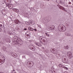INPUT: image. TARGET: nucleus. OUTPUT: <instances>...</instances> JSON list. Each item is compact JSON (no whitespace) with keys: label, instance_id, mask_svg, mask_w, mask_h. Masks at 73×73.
<instances>
[{"label":"nucleus","instance_id":"f257e3e1","mask_svg":"<svg viewBox=\"0 0 73 73\" xmlns=\"http://www.w3.org/2000/svg\"><path fill=\"white\" fill-rule=\"evenodd\" d=\"M39 40H40V42L42 43V42H44L45 44H46L48 43V41H47V40H46V38L44 37H43L42 36L40 37L39 38Z\"/></svg>","mask_w":73,"mask_h":73},{"label":"nucleus","instance_id":"f03ea898","mask_svg":"<svg viewBox=\"0 0 73 73\" xmlns=\"http://www.w3.org/2000/svg\"><path fill=\"white\" fill-rule=\"evenodd\" d=\"M58 29L59 31L60 32H64L65 31V29L64 27H63V25H60L58 27Z\"/></svg>","mask_w":73,"mask_h":73},{"label":"nucleus","instance_id":"7ed1b4c3","mask_svg":"<svg viewBox=\"0 0 73 73\" xmlns=\"http://www.w3.org/2000/svg\"><path fill=\"white\" fill-rule=\"evenodd\" d=\"M0 57L2 58H0V65H1L5 62V57L2 55H0Z\"/></svg>","mask_w":73,"mask_h":73},{"label":"nucleus","instance_id":"20e7f679","mask_svg":"<svg viewBox=\"0 0 73 73\" xmlns=\"http://www.w3.org/2000/svg\"><path fill=\"white\" fill-rule=\"evenodd\" d=\"M29 48L30 49L32 50H33V51H35L36 49L35 46L32 44H31L29 45Z\"/></svg>","mask_w":73,"mask_h":73},{"label":"nucleus","instance_id":"39448f33","mask_svg":"<svg viewBox=\"0 0 73 73\" xmlns=\"http://www.w3.org/2000/svg\"><path fill=\"white\" fill-rule=\"evenodd\" d=\"M62 61L64 63H67L68 62V60L66 59V57L64 56H63L62 57Z\"/></svg>","mask_w":73,"mask_h":73},{"label":"nucleus","instance_id":"423d86ee","mask_svg":"<svg viewBox=\"0 0 73 73\" xmlns=\"http://www.w3.org/2000/svg\"><path fill=\"white\" fill-rule=\"evenodd\" d=\"M7 7H8L9 8H11V9H12L13 8V5L12 4H6Z\"/></svg>","mask_w":73,"mask_h":73},{"label":"nucleus","instance_id":"0eeeda50","mask_svg":"<svg viewBox=\"0 0 73 73\" xmlns=\"http://www.w3.org/2000/svg\"><path fill=\"white\" fill-rule=\"evenodd\" d=\"M50 30H53L55 29V26L54 25H51L50 26Z\"/></svg>","mask_w":73,"mask_h":73},{"label":"nucleus","instance_id":"6e6552de","mask_svg":"<svg viewBox=\"0 0 73 73\" xmlns=\"http://www.w3.org/2000/svg\"><path fill=\"white\" fill-rule=\"evenodd\" d=\"M14 21L15 24H18L19 23L20 24L21 23V22H20V21L17 19L15 20Z\"/></svg>","mask_w":73,"mask_h":73},{"label":"nucleus","instance_id":"1a4fd4ad","mask_svg":"<svg viewBox=\"0 0 73 73\" xmlns=\"http://www.w3.org/2000/svg\"><path fill=\"white\" fill-rule=\"evenodd\" d=\"M32 63H33L32 62H28L27 64L30 67H32L33 66H32Z\"/></svg>","mask_w":73,"mask_h":73},{"label":"nucleus","instance_id":"9d476101","mask_svg":"<svg viewBox=\"0 0 73 73\" xmlns=\"http://www.w3.org/2000/svg\"><path fill=\"white\" fill-rule=\"evenodd\" d=\"M35 45L36 46V47L37 48H38V46H41V44L40 43H36Z\"/></svg>","mask_w":73,"mask_h":73},{"label":"nucleus","instance_id":"9b49d317","mask_svg":"<svg viewBox=\"0 0 73 73\" xmlns=\"http://www.w3.org/2000/svg\"><path fill=\"white\" fill-rule=\"evenodd\" d=\"M20 39L19 38H16L15 39V42H16V44H19V42L20 41Z\"/></svg>","mask_w":73,"mask_h":73},{"label":"nucleus","instance_id":"f8f14e48","mask_svg":"<svg viewBox=\"0 0 73 73\" xmlns=\"http://www.w3.org/2000/svg\"><path fill=\"white\" fill-rule=\"evenodd\" d=\"M72 53L70 52L69 51L67 52V55L69 57H71V56L72 55Z\"/></svg>","mask_w":73,"mask_h":73},{"label":"nucleus","instance_id":"ddd939ff","mask_svg":"<svg viewBox=\"0 0 73 73\" xmlns=\"http://www.w3.org/2000/svg\"><path fill=\"white\" fill-rule=\"evenodd\" d=\"M65 34L68 36H71V34L69 33H65Z\"/></svg>","mask_w":73,"mask_h":73},{"label":"nucleus","instance_id":"4468645a","mask_svg":"<svg viewBox=\"0 0 73 73\" xmlns=\"http://www.w3.org/2000/svg\"><path fill=\"white\" fill-rule=\"evenodd\" d=\"M59 8L60 9H62L63 11H64V10H65V8L64 7H62L61 6H60V7H59Z\"/></svg>","mask_w":73,"mask_h":73},{"label":"nucleus","instance_id":"2eb2a0df","mask_svg":"<svg viewBox=\"0 0 73 73\" xmlns=\"http://www.w3.org/2000/svg\"><path fill=\"white\" fill-rule=\"evenodd\" d=\"M19 44H20V45H22V44H23V42L22 40H21V39H20V40H19Z\"/></svg>","mask_w":73,"mask_h":73},{"label":"nucleus","instance_id":"dca6fc26","mask_svg":"<svg viewBox=\"0 0 73 73\" xmlns=\"http://www.w3.org/2000/svg\"><path fill=\"white\" fill-rule=\"evenodd\" d=\"M14 57L16 58L17 57V55L16 54H14L13 55Z\"/></svg>","mask_w":73,"mask_h":73},{"label":"nucleus","instance_id":"f3484780","mask_svg":"<svg viewBox=\"0 0 73 73\" xmlns=\"http://www.w3.org/2000/svg\"><path fill=\"white\" fill-rule=\"evenodd\" d=\"M25 35H31V32L28 31L25 33Z\"/></svg>","mask_w":73,"mask_h":73},{"label":"nucleus","instance_id":"a211bd4d","mask_svg":"<svg viewBox=\"0 0 73 73\" xmlns=\"http://www.w3.org/2000/svg\"><path fill=\"white\" fill-rule=\"evenodd\" d=\"M60 56V54H58V55H56V56L57 58H58V59H60L61 58V56Z\"/></svg>","mask_w":73,"mask_h":73},{"label":"nucleus","instance_id":"6ab92c4d","mask_svg":"<svg viewBox=\"0 0 73 73\" xmlns=\"http://www.w3.org/2000/svg\"><path fill=\"white\" fill-rule=\"evenodd\" d=\"M53 53H54V54H57V50L56 49L55 50Z\"/></svg>","mask_w":73,"mask_h":73},{"label":"nucleus","instance_id":"aec40b11","mask_svg":"<svg viewBox=\"0 0 73 73\" xmlns=\"http://www.w3.org/2000/svg\"><path fill=\"white\" fill-rule=\"evenodd\" d=\"M26 54H27V55H30V54H31V52H30V51H27L26 52Z\"/></svg>","mask_w":73,"mask_h":73},{"label":"nucleus","instance_id":"412c9836","mask_svg":"<svg viewBox=\"0 0 73 73\" xmlns=\"http://www.w3.org/2000/svg\"><path fill=\"white\" fill-rule=\"evenodd\" d=\"M29 31H33V29L31 27H29Z\"/></svg>","mask_w":73,"mask_h":73},{"label":"nucleus","instance_id":"4be33fe9","mask_svg":"<svg viewBox=\"0 0 73 73\" xmlns=\"http://www.w3.org/2000/svg\"><path fill=\"white\" fill-rule=\"evenodd\" d=\"M64 48L65 49H68V46H64Z\"/></svg>","mask_w":73,"mask_h":73},{"label":"nucleus","instance_id":"5701e85b","mask_svg":"<svg viewBox=\"0 0 73 73\" xmlns=\"http://www.w3.org/2000/svg\"><path fill=\"white\" fill-rule=\"evenodd\" d=\"M54 50V49L51 48V52L53 53L54 50Z\"/></svg>","mask_w":73,"mask_h":73},{"label":"nucleus","instance_id":"b1692460","mask_svg":"<svg viewBox=\"0 0 73 73\" xmlns=\"http://www.w3.org/2000/svg\"><path fill=\"white\" fill-rule=\"evenodd\" d=\"M15 12H17V13H19V10L17 9H15Z\"/></svg>","mask_w":73,"mask_h":73},{"label":"nucleus","instance_id":"393cba45","mask_svg":"<svg viewBox=\"0 0 73 73\" xmlns=\"http://www.w3.org/2000/svg\"><path fill=\"white\" fill-rule=\"evenodd\" d=\"M7 48L5 47V46H4L3 47V49L4 50H6Z\"/></svg>","mask_w":73,"mask_h":73},{"label":"nucleus","instance_id":"a878e982","mask_svg":"<svg viewBox=\"0 0 73 73\" xmlns=\"http://www.w3.org/2000/svg\"><path fill=\"white\" fill-rule=\"evenodd\" d=\"M25 24H27V25H29V22H27L26 21L25 22Z\"/></svg>","mask_w":73,"mask_h":73},{"label":"nucleus","instance_id":"bb28decb","mask_svg":"<svg viewBox=\"0 0 73 73\" xmlns=\"http://www.w3.org/2000/svg\"><path fill=\"white\" fill-rule=\"evenodd\" d=\"M59 2L60 4H62V3H63V2L61 0H60Z\"/></svg>","mask_w":73,"mask_h":73},{"label":"nucleus","instance_id":"cd10ccee","mask_svg":"<svg viewBox=\"0 0 73 73\" xmlns=\"http://www.w3.org/2000/svg\"><path fill=\"white\" fill-rule=\"evenodd\" d=\"M63 68H64V69H66V70H68V68L66 67H65L64 66H63Z\"/></svg>","mask_w":73,"mask_h":73},{"label":"nucleus","instance_id":"c85d7f7f","mask_svg":"<svg viewBox=\"0 0 73 73\" xmlns=\"http://www.w3.org/2000/svg\"><path fill=\"white\" fill-rule=\"evenodd\" d=\"M45 34L46 36H47V37H49L50 36V35H49L47 33H45Z\"/></svg>","mask_w":73,"mask_h":73},{"label":"nucleus","instance_id":"c756f323","mask_svg":"<svg viewBox=\"0 0 73 73\" xmlns=\"http://www.w3.org/2000/svg\"><path fill=\"white\" fill-rule=\"evenodd\" d=\"M58 66L59 67H62V68H63V66H63L62 65V64H60L58 65Z\"/></svg>","mask_w":73,"mask_h":73},{"label":"nucleus","instance_id":"7c9ffc66","mask_svg":"<svg viewBox=\"0 0 73 73\" xmlns=\"http://www.w3.org/2000/svg\"><path fill=\"white\" fill-rule=\"evenodd\" d=\"M49 20L46 19H45V22L47 23V22H49Z\"/></svg>","mask_w":73,"mask_h":73},{"label":"nucleus","instance_id":"2f4dec72","mask_svg":"<svg viewBox=\"0 0 73 73\" xmlns=\"http://www.w3.org/2000/svg\"><path fill=\"white\" fill-rule=\"evenodd\" d=\"M37 26L38 27H39V28H41V27L40 25H39L38 24Z\"/></svg>","mask_w":73,"mask_h":73},{"label":"nucleus","instance_id":"473e14b6","mask_svg":"<svg viewBox=\"0 0 73 73\" xmlns=\"http://www.w3.org/2000/svg\"><path fill=\"white\" fill-rule=\"evenodd\" d=\"M29 24H30L29 25H31V24H32V21H30L29 22Z\"/></svg>","mask_w":73,"mask_h":73},{"label":"nucleus","instance_id":"72a5a7b5","mask_svg":"<svg viewBox=\"0 0 73 73\" xmlns=\"http://www.w3.org/2000/svg\"><path fill=\"white\" fill-rule=\"evenodd\" d=\"M27 35V37H29V36H31V35Z\"/></svg>","mask_w":73,"mask_h":73},{"label":"nucleus","instance_id":"f704fd0d","mask_svg":"<svg viewBox=\"0 0 73 73\" xmlns=\"http://www.w3.org/2000/svg\"><path fill=\"white\" fill-rule=\"evenodd\" d=\"M16 8H13L12 9V10L13 11H15L16 10Z\"/></svg>","mask_w":73,"mask_h":73},{"label":"nucleus","instance_id":"c9c22d12","mask_svg":"<svg viewBox=\"0 0 73 73\" xmlns=\"http://www.w3.org/2000/svg\"><path fill=\"white\" fill-rule=\"evenodd\" d=\"M7 2H8V1H9V2H10V1H11V0H7Z\"/></svg>","mask_w":73,"mask_h":73},{"label":"nucleus","instance_id":"e433bc0d","mask_svg":"<svg viewBox=\"0 0 73 73\" xmlns=\"http://www.w3.org/2000/svg\"><path fill=\"white\" fill-rule=\"evenodd\" d=\"M60 56H61L60 58H61V57H62V56L61 55L59 54V57H60Z\"/></svg>","mask_w":73,"mask_h":73},{"label":"nucleus","instance_id":"4c0bfd02","mask_svg":"<svg viewBox=\"0 0 73 73\" xmlns=\"http://www.w3.org/2000/svg\"><path fill=\"white\" fill-rule=\"evenodd\" d=\"M24 31H27V28H25L24 29Z\"/></svg>","mask_w":73,"mask_h":73},{"label":"nucleus","instance_id":"58836bf2","mask_svg":"<svg viewBox=\"0 0 73 73\" xmlns=\"http://www.w3.org/2000/svg\"><path fill=\"white\" fill-rule=\"evenodd\" d=\"M68 3L69 4H72V3H71V2H69Z\"/></svg>","mask_w":73,"mask_h":73},{"label":"nucleus","instance_id":"ea45409f","mask_svg":"<svg viewBox=\"0 0 73 73\" xmlns=\"http://www.w3.org/2000/svg\"><path fill=\"white\" fill-rule=\"evenodd\" d=\"M1 28H0V32H1Z\"/></svg>","mask_w":73,"mask_h":73},{"label":"nucleus","instance_id":"a19ab883","mask_svg":"<svg viewBox=\"0 0 73 73\" xmlns=\"http://www.w3.org/2000/svg\"><path fill=\"white\" fill-rule=\"evenodd\" d=\"M34 30L35 31H37V30H36V29H34Z\"/></svg>","mask_w":73,"mask_h":73},{"label":"nucleus","instance_id":"79ce46f5","mask_svg":"<svg viewBox=\"0 0 73 73\" xmlns=\"http://www.w3.org/2000/svg\"><path fill=\"white\" fill-rule=\"evenodd\" d=\"M2 26H3V25H2L1 24L0 25V27H2Z\"/></svg>","mask_w":73,"mask_h":73},{"label":"nucleus","instance_id":"37998d69","mask_svg":"<svg viewBox=\"0 0 73 73\" xmlns=\"http://www.w3.org/2000/svg\"><path fill=\"white\" fill-rule=\"evenodd\" d=\"M15 70H13V71L14 72H15Z\"/></svg>","mask_w":73,"mask_h":73},{"label":"nucleus","instance_id":"c03bdc74","mask_svg":"<svg viewBox=\"0 0 73 73\" xmlns=\"http://www.w3.org/2000/svg\"><path fill=\"white\" fill-rule=\"evenodd\" d=\"M47 1H49V0H46Z\"/></svg>","mask_w":73,"mask_h":73},{"label":"nucleus","instance_id":"a18cd8bd","mask_svg":"<svg viewBox=\"0 0 73 73\" xmlns=\"http://www.w3.org/2000/svg\"><path fill=\"white\" fill-rule=\"evenodd\" d=\"M72 5H73V4H72Z\"/></svg>","mask_w":73,"mask_h":73}]
</instances>
